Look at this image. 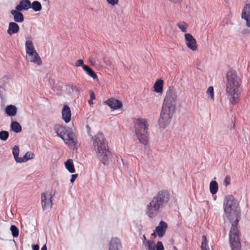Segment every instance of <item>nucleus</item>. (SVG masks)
<instances>
[{
  "label": "nucleus",
  "mask_w": 250,
  "mask_h": 250,
  "mask_svg": "<svg viewBox=\"0 0 250 250\" xmlns=\"http://www.w3.org/2000/svg\"><path fill=\"white\" fill-rule=\"evenodd\" d=\"M177 97L176 90L173 87H169L166 92L158 120L161 128H165L169 124L176 110Z\"/></svg>",
  "instance_id": "1"
},
{
  "label": "nucleus",
  "mask_w": 250,
  "mask_h": 250,
  "mask_svg": "<svg viewBox=\"0 0 250 250\" xmlns=\"http://www.w3.org/2000/svg\"><path fill=\"white\" fill-rule=\"evenodd\" d=\"M227 82L226 91L231 104H234L240 100L242 91L241 81L236 72L229 71L227 73Z\"/></svg>",
  "instance_id": "2"
},
{
  "label": "nucleus",
  "mask_w": 250,
  "mask_h": 250,
  "mask_svg": "<svg viewBox=\"0 0 250 250\" xmlns=\"http://www.w3.org/2000/svg\"><path fill=\"white\" fill-rule=\"evenodd\" d=\"M93 146L99 160L104 164L108 161L110 153L105 138L102 133H98L92 137Z\"/></svg>",
  "instance_id": "3"
},
{
  "label": "nucleus",
  "mask_w": 250,
  "mask_h": 250,
  "mask_svg": "<svg viewBox=\"0 0 250 250\" xmlns=\"http://www.w3.org/2000/svg\"><path fill=\"white\" fill-rule=\"evenodd\" d=\"M54 130L57 136L63 140L69 147L73 149L78 148L79 143L72 128L57 125L54 126Z\"/></svg>",
  "instance_id": "4"
},
{
  "label": "nucleus",
  "mask_w": 250,
  "mask_h": 250,
  "mask_svg": "<svg viewBox=\"0 0 250 250\" xmlns=\"http://www.w3.org/2000/svg\"><path fill=\"white\" fill-rule=\"evenodd\" d=\"M54 130L57 136L63 140L69 147L73 149L78 148L79 143L72 128L57 125L54 126Z\"/></svg>",
  "instance_id": "5"
},
{
  "label": "nucleus",
  "mask_w": 250,
  "mask_h": 250,
  "mask_svg": "<svg viewBox=\"0 0 250 250\" xmlns=\"http://www.w3.org/2000/svg\"><path fill=\"white\" fill-rule=\"evenodd\" d=\"M237 201L231 195L225 196L223 202L224 211L226 216L230 220H235L237 218L239 210L237 209Z\"/></svg>",
  "instance_id": "6"
},
{
  "label": "nucleus",
  "mask_w": 250,
  "mask_h": 250,
  "mask_svg": "<svg viewBox=\"0 0 250 250\" xmlns=\"http://www.w3.org/2000/svg\"><path fill=\"white\" fill-rule=\"evenodd\" d=\"M238 219L236 218L231 223L229 232V242L232 250H240L241 249L240 231L238 228Z\"/></svg>",
  "instance_id": "7"
},
{
  "label": "nucleus",
  "mask_w": 250,
  "mask_h": 250,
  "mask_svg": "<svg viewBox=\"0 0 250 250\" xmlns=\"http://www.w3.org/2000/svg\"><path fill=\"white\" fill-rule=\"evenodd\" d=\"M135 133H147L149 124L146 119L138 118L134 121Z\"/></svg>",
  "instance_id": "8"
},
{
  "label": "nucleus",
  "mask_w": 250,
  "mask_h": 250,
  "mask_svg": "<svg viewBox=\"0 0 250 250\" xmlns=\"http://www.w3.org/2000/svg\"><path fill=\"white\" fill-rule=\"evenodd\" d=\"M170 198L169 193L166 190L159 191L152 199L161 208L168 203Z\"/></svg>",
  "instance_id": "9"
},
{
  "label": "nucleus",
  "mask_w": 250,
  "mask_h": 250,
  "mask_svg": "<svg viewBox=\"0 0 250 250\" xmlns=\"http://www.w3.org/2000/svg\"><path fill=\"white\" fill-rule=\"evenodd\" d=\"M160 208H161L152 200L146 206V214L150 218H154L158 215Z\"/></svg>",
  "instance_id": "10"
},
{
  "label": "nucleus",
  "mask_w": 250,
  "mask_h": 250,
  "mask_svg": "<svg viewBox=\"0 0 250 250\" xmlns=\"http://www.w3.org/2000/svg\"><path fill=\"white\" fill-rule=\"evenodd\" d=\"M52 195L50 192H46L42 194V205L43 209L51 208L52 206Z\"/></svg>",
  "instance_id": "11"
},
{
  "label": "nucleus",
  "mask_w": 250,
  "mask_h": 250,
  "mask_svg": "<svg viewBox=\"0 0 250 250\" xmlns=\"http://www.w3.org/2000/svg\"><path fill=\"white\" fill-rule=\"evenodd\" d=\"M184 38L187 46L191 50L195 51L197 49V44L194 37L189 33H186Z\"/></svg>",
  "instance_id": "12"
},
{
  "label": "nucleus",
  "mask_w": 250,
  "mask_h": 250,
  "mask_svg": "<svg viewBox=\"0 0 250 250\" xmlns=\"http://www.w3.org/2000/svg\"><path fill=\"white\" fill-rule=\"evenodd\" d=\"M26 60L28 62L34 63L38 65L42 64V59L36 50L26 54Z\"/></svg>",
  "instance_id": "13"
},
{
  "label": "nucleus",
  "mask_w": 250,
  "mask_h": 250,
  "mask_svg": "<svg viewBox=\"0 0 250 250\" xmlns=\"http://www.w3.org/2000/svg\"><path fill=\"white\" fill-rule=\"evenodd\" d=\"M143 244L147 250H164V248L161 242H158L157 245L153 241H146L143 242Z\"/></svg>",
  "instance_id": "14"
},
{
  "label": "nucleus",
  "mask_w": 250,
  "mask_h": 250,
  "mask_svg": "<svg viewBox=\"0 0 250 250\" xmlns=\"http://www.w3.org/2000/svg\"><path fill=\"white\" fill-rule=\"evenodd\" d=\"M241 18L246 22V25L250 28V3H246L241 14Z\"/></svg>",
  "instance_id": "15"
},
{
  "label": "nucleus",
  "mask_w": 250,
  "mask_h": 250,
  "mask_svg": "<svg viewBox=\"0 0 250 250\" xmlns=\"http://www.w3.org/2000/svg\"><path fill=\"white\" fill-rule=\"evenodd\" d=\"M105 103L113 110H118L123 106L122 103L120 101L114 98H110L106 100L105 101Z\"/></svg>",
  "instance_id": "16"
},
{
  "label": "nucleus",
  "mask_w": 250,
  "mask_h": 250,
  "mask_svg": "<svg viewBox=\"0 0 250 250\" xmlns=\"http://www.w3.org/2000/svg\"><path fill=\"white\" fill-rule=\"evenodd\" d=\"M31 3L29 0H21L19 4L16 7V9L19 11L28 10L30 8Z\"/></svg>",
  "instance_id": "17"
},
{
  "label": "nucleus",
  "mask_w": 250,
  "mask_h": 250,
  "mask_svg": "<svg viewBox=\"0 0 250 250\" xmlns=\"http://www.w3.org/2000/svg\"><path fill=\"white\" fill-rule=\"evenodd\" d=\"M62 118L63 120L66 123H69L71 120V110L70 107L66 105H65L62 111Z\"/></svg>",
  "instance_id": "18"
},
{
  "label": "nucleus",
  "mask_w": 250,
  "mask_h": 250,
  "mask_svg": "<svg viewBox=\"0 0 250 250\" xmlns=\"http://www.w3.org/2000/svg\"><path fill=\"white\" fill-rule=\"evenodd\" d=\"M122 246L120 240L117 238H113L110 240L109 250H121Z\"/></svg>",
  "instance_id": "19"
},
{
  "label": "nucleus",
  "mask_w": 250,
  "mask_h": 250,
  "mask_svg": "<svg viewBox=\"0 0 250 250\" xmlns=\"http://www.w3.org/2000/svg\"><path fill=\"white\" fill-rule=\"evenodd\" d=\"M167 224L165 222L161 221L159 223L158 226L155 229L156 232L159 237H162L164 236L167 229Z\"/></svg>",
  "instance_id": "20"
},
{
  "label": "nucleus",
  "mask_w": 250,
  "mask_h": 250,
  "mask_svg": "<svg viewBox=\"0 0 250 250\" xmlns=\"http://www.w3.org/2000/svg\"><path fill=\"white\" fill-rule=\"evenodd\" d=\"M19 30L20 27L17 23L14 22H10L9 23L7 32L9 35H11L17 33Z\"/></svg>",
  "instance_id": "21"
},
{
  "label": "nucleus",
  "mask_w": 250,
  "mask_h": 250,
  "mask_svg": "<svg viewBox=\"0 0 250 250\" xmlns=\"http://www.w3.org/2000/svg\"><path fill=\"white\" fill-rule=\"evenodd\" d=\"M20 12L16 9L12 10L10 12L11 15L14 17V20L15 22H22L24 21V16Z\"/></svg>",
  "instance_id": "22"
},
{
  "label": "nucleus",
  "mask_w": 250,
  "mask_h": 250,
  "mask_svg": "<svg viewBox=\"0 0 250 250\" xmlns=\"http://www.w3.org/2000/svg\"><path fill=\"white\" fill-rule=\"evenodd\" d=\"M25 50L26 55L36 51L33 42L29 39H26L25 42Z\"/></svg>",
  "instance_id": "23"
},
{
  "label": "nucleus",
  "mask_w": 250,
  "mask_h": 250,
  "mask_svg": "<svg viewBox=\"0 0 250 250\" xmlns=\"http://www.w3.org/2000/svg\"><path fill=\"white\" fill-rule=\"evenodd\" d=\"M164 81L162 80H157L153 85V90L155 92L162 93L163 91Z\"/></svg>",
  "instance_id": "24"
},
{
  "label": "nucleus",
  "mask_w": 250,
  "mask_h": 250,
  "mask_svg": "<svg viewBox=\"0 0 250 250\" xmlns=\"http://www.w3.org/2000/svg\"><path fill=\"white\" fill-rule=\"evenodd\" d=\"M137 137L139 142L143 144L146 145L148 142V133H141L140 134L136 133Z\"/></svg>",
  "instance_id": "25"
},
{
  "label": "nucleus",
  "mask_w": 250,
  "mask_h": 250,
  "mask_svg": "<svg viewBox=\"0 0 250 250\" xmlns=\"http://www.w3.org/2000/svg\"><path fill=\"white\" fill-rule=\"evenodd\" d=\"M64 166L65 168L69 173H73L75 172L73 161L72 159H69L67 160L64 163Z\"/></svg>",
  "instance_id": "26"
},
{
  "label": "nucleus",
  "mask_w": 250,
  "mask_h": 250,
  "mask_svg": "<svg viewBox=\"0 0 250 250\" xmlns=\"http://www.w3.org/2000/svg\"><path fill=\"white\" fill-rule=\"evenodd\" d=\"M34 157L35 155L33 152L31 151H28L24 154L23 157L20 158L19 163L26 162L29 160L34 159Z\"/></svg>",
  "instance_id": "27"
},
{
  "label": "nucleus",
  "mask_w": 250,
  "mask_h": 250,
  "mask_svg": "<svg viewBox=\"0 0 250 250\" xmlns=\"http://www.w3.org/2000/svg\"><path fill=\"white\" fill-rule=\"evenodd\" d=\"M83 70L86 72L87 75L91 77L93 80H98L96 74L88 66L83 65Z\"/></svg>",
  "instance_id": "28"
},
{
  "label": "nucleus",
  "mask_w": 250,
  "mask_h": 250,
  "mask_svg": "<svg viewBox=\"0 0 250 250\" xmlns=\"http://www.w3.org/2000/svg\"><path fill=\"white\" fill-rule=\"evenodd\" d=\"M17 108L13 105H8L5 108V112L9 116H14L17 114Z\"/></svg>",
  "instance_id": "29"
},
{
  "label": "nucleus",
  "mask_w": 250,
  "mask_h": 250,
  "mask_svg": "<svg viewBox=\"0 0 250 250\" xmlns=\"http://www.w3.org/2000/svg\"><path fill=\"white\" fill-rule=\"evenodd\" d=\"M206 95L209 101L210 102L214 101V89L212 86H210L208 88L206 92Z\"/></svg>",
  "instance_id": "30"
},
{
  "label": "nucleus",
  "mask_w": 250,
  "mask_h": 250,
  "mask_svg": "<svg viewBox=\"0 0 250 250\" xmlns=\"http://www.w3.org/2000/svg\"><path fill=\"white\" fill-rule=\"evenodd\" d=\"M218 190V185L216 181H211L209 184V191L212 194H216Z\"/></svg>",
  "instance_id": "31"
},
{
  "label": "nucleus",
  "mask_w": 250,
  "mask_h": 250,
  "mask_svg": "<svg viewBox=\"0 0 250 250\" xmlns=\"http://www.w3.org/2000/svg\"><path fill=\"white\" fill-rule=\"evenodd\" d=\"M30 8H32L35 12H39L42 9V5L40 2L36 0L31 3Z\"/></svg>",
  "instance_id": "32"
},
{
  "label": "nucleus",
  "mask_w": 250,
  "mask_h": 250,
  "mask_svg": "<svg viewBox=\"0 0 250 250\" xmlns=\"http://www.w3.org/2000/svg\"><path fill=\"white\" fill-rule=\"evenodd\" d=\"M10 127L11 130L16 133H19L21 131V126L17 122H12Z\"/></svg>",
  "instance_id": "33"
},
{
  "label": "nucleus",
  "mask_w": 250,
  "mask_h": 250,
  "mask_svg": "<svg viewBox=\"0 0 250 250\" xmlns=\"http://www.w3.org/2000/svg\"><path fill=\"white\" fill-rule=\"evenodd\" d=\"M19 147L18 146H14L12 148V153L14 156V159L17 163H19L21 158L19 157Z\"/></svg>",
  "instance_id": "34"
},
{
  "label": "nucleus",
  "mask_w": 250,
  "mask_h": 250,
  "mask_svg": "<svg viewBox=\"0 0 250 250\" xmlns=\"http://www.w3.org/2000/svg\"><path fill=\"white\" fill-rule=\"evenodd\" d=\"M177 27L183 32L186 33L188 27V24L184 21H180L177 23Z\"/></svg>",
  "instance_id": "35"
},
{
  "label": "nucleus",
  "mask_w": 250,
  "mask_h": 250,
  "mask_svg": "<svg viewBox=\"0 0 250 250\" xmlns=\"http://www.w3.org/2000/svg\"><path fill=\"white\" fill-rule=\"evenodd\" d=\"M201 250H210L208 246L207 237L205 235L202 236V242L201 243Z\"/></svg>",
  "instance_id": "36"
},
{
  "label": "nucleus",
  "mask_w": 250,
  "mask_h": 250,
  "mask_svg": "<svg viewBox=\"0 0 250 250\" xmlns=\"http://www.w3.org/2000/svg\"><path fill=\"white\" fill-rule=\"evenodd\" d=\"M10 230L14 237H17L19 235V229L14 225H12L10 227Z\"/></svg>",
  "instance_id": "37"
},
{
  "label": "nucleus",
  "mask_w": 250,
  "mask_h": 250,
  "mask_svg": "<svg viewBox=\"0 0 250 250\" xmlns=\"http://www.w3.org/2000/svg\"><path fill=\"white\" fill-rule=\"evenodd\" d=\"M9 137V133L6 131H1L0 132V139L2 141H6Z\"/></svg>",
  "instance_id": "38"
},
{
  "label": "nucleus",
  "mask_w": 250,
  "mask_h": 250,
  "mask_svg": "<svg viewBox=\"0 0 250 250\" xmlns=\"http://www.w3.org/2000/svg\"><path fill=\"white\" fill-rule=\"evenodd\" d=\"M230 184V177L229 176H227L223 180V184L225 187H227Z\"/></svg>",
  "instance_id": "39"
},
{
  "label": "nucleus",
  "mask_w": 250,
  "mask_h": 250,
  "mask_svg": "<svg viewBox=\"0 0 250 250\" xmlns=\"http://www.w3.org/2000/svg\"><path fill=\"white\" fill-rule=\"evenodd\" d=\"M107 2L112 5V6H115L117 5L118 3L119 0H106Z\"/></svg>",
  "instance_id": "40"
},
{
  "label": "nucleus",
  "mask_w": 250,
  "mask_h": 250,
  "mask_svg": "<svg viewBox=\"0 0 250 250\" xmlns=\"http://www.w3.org/2000/svg\"><path fill=\"white\" fill-rule=\"evenodd\" d=\"M75 66L79 67L82 66L83 67V60H78L77 61L75 64Z\"/></svg>",
  "instance_id": "41"
},
{
  "label": "nucleus",
  "mask_w": 250,
  "mask_h": 250,
  "mask_svg": "<svg viewBox=\"0 0 250 250\" xmlns=\"http://www.w3.org/2000/svg\"><path fill=\"white\" fill-rule=\"evenodd\" d=\"M78 177V174H73L71 175V178L70 179V182L71 183H73L75 180H76V179L77 178V177Z\"/></svg>",
  "instance_id": "42"
},
{
  "label": "nucleus",
  "mask_w": 250,
  "mask_h": 250,
  "mask_svg": "<svg viewBox=\"0 0 250 250\" xmlns=\"http://www.w3.org/2000/svg\"><path fill=\"white\" fill-rule=\"evenodd\" d=\"M90 99L94 100L95 99V94L93 91L90 92Z\"/></svg>",
  "instance_id": "43"
},
{
  "label": "nucleus",
  "mask_w": 250,
  "mask_h": 250,
  "mask_svg": "<svg viewBox=\"0 0 250 250\" xmlns=\"http://www.w3.org/2000/svg\"><path fill=\"white\" fill-rule=\"evenodd\" d=\"M33 250H39V246L37 245L32 246Z\"/></svg>",
  "instance_id": "44"
},
{
  "label": "nucleus",
  "mask_w": 250,
  "mask_h": 250,
  "mask_svg": "<svg viewBox=\"0 0 250 250\" xmlns=\"http://www.w3.org/2000/svg\"><path fill=\"white\" fill-rule=\"evenodd\" d=\"M43 1L46 2V3L47 4V5H49L50 4V1L49 0H42Z\"/></svg>",
  "instance_id": "45"
},
{
  "label": "nucleus",
  "mask_w": 250,
  "mask_h": 250,
  "mask_svg": "<svg viewBox=\"0 0 250 250\" xmlns=\"http://www.w3.org/2000/svg\"><path fill=\"white\" fill-rule=\"evenodd\" d=\"M93 100L90 99V100L88 101V103H89V104L90 105H92V104H93Z\"/></svg>",
  "instance_id": "46"
},
{
  "label": "nucleus",
  "mask_w": 250,
  "mask_h": 250,
  "mask_svg": "<svg viewBox=\"0 0 250 250\" xmlns=\"http://www.w3.org/2000/svg\"><path fill=\"white\" fill-rule=\"evenodd\" d=\"M41 250H47V247L46 245H44L41 249Z\"/></svg>",
  "instance_id": "47"
},
{
  "label": "nucleus",
  "mask_w": 250,
  "mask_h": 250,
  "mask_svg": "<svg viewBox=\"0 0 250 250\" xmlns=\"http://www.w3.org/2000/svg\"><path fill=\"white\" fill-rule=\"evenodd\" d=\"M143 238H144V241H147V240H146V237H145V235H144V236H143Z\"/></svg>",
  "instance_id": "48"
},
{
  "label": "nucleus",
  "mask_w": 250,
  "mask_h": 250,
  "mask_svg": "<svg viewBox=\"0 0 250 250\" xmlns=\"http://www.w3.org/2000/svg\"><path fill=\"white\" fill-rule=\"evenodd\" d=\"M155 233H156V231H155V232H154V233H153L152 234V235H154V236H156Z\"/></svg>",
  "instance_id": "49"
}]
</instances>
